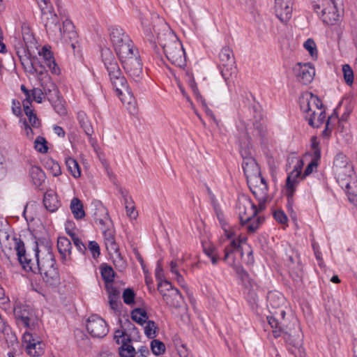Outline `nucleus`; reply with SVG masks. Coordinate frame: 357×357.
I'll list each match as a JSON object with an SVG mask.
<instances>
[{"label":"nucleus","mask_w":357,"mask_h":357,"mask_svg":"<svg viewBox=\"0 0 357 357\" xmlns=\"http://www.w3.org/2000/svg\"><path fill=\"white\" fill-rule=\"evenodd\" d=\"M285 316L286 312L280 310L273 316L267 317L268 324L273 328V335L275 337L282 336L287 344L300 349L303 344V334L299 324L294 319L287 325Z\"/></svg>","instance_id":"7ed1b4c3"},{"label":"nucleus","mask_w":357,"mask_h":357,"mask_svg":"<svg viewBox=\"0 0 357 357\" xmlns=\"http://www.w3.org/2000/svg\"><path fill=\"white\" fill-rule=\"evenodd\" d=\"M252 192L257 197V190H259L263 195H266L268 191V184L264 178L261 175V172L248 183Z\"/></svg>","instance_id":"4be33fe9"},{"label":"nucleus","mask_w":357,"mask_h":357,"mask_svg":"<svg viewBox=\"0 0 357 357\" xmlns=\"http://www.w3.org/2000/svg\"><path fill=\"white\" fill-rule=\"evenodd\" d=\"M121 346L119 348L120 357H135L137 354V351L130 344V337H127L126 341L121 340Z\"/></svg>","instance_id":"2f4dec72"},{"label":"nucleus","mask_w":357,"mask_h":357,"mask_svg":"<svg viewBox=\"0 0 357 357\" xmlns=\"http://www.w3.org/2000/svg\"><path fill=\"white\" fill-rule=\"evenodd\" d=\"M138 17L141 21V24H142L143 29H144V31L146 33V35H151L152 33V31L149 26L147 16L145 14H143L141 12H139Z\"/></svg>","instance_id":"09e8293b"},{"label":"nucleus","mask_w":357,"mask_h":357,"mask_svg":"<svg viewBox=\"0 0 357 357\" xmlns=\"http://www.w3.org/2000/svg\"><path fill=\"white\" fill-rule=\"evenodd\" d=\"M304 47L309 52L312 56L317 55V50L316 48V45L312 39H307L304 43Z\"/></svg>","instance_id":"13d9d810"},{"label":"nucleus","mask_w":357,"mask_h":357,"mask_svg":"<svg viewBox=\"0 0 357 357\" xmlns=\"http://www.w3.org/2000/svg\"><path fill=\"white\" fill-rule=\"evenodd\" d=\"M186 75L187 77H188L189 79V84L192 90V91L194 92V93L195 95H199V91H198V89H197V84L192 77V73H189L188 71L186 72Z\"/></svg>","instance_id":"774afa93"},{"label":"nucleus","mask_w":357,"mask_h":357,"mask_svg":"<svg viewBox=\"0 0 357 357\" xmlns=\"http://www.w3.org/2000/svg\"><path fill=\"white\" fill-rule=\"evenodd\" d=\"M294 75L303 84H310L315 75L314 68L310 63H297L293 68Z\"/></svg>","instance_id":"f3484780"},{"label":"nucleus","mask_w":357,"mask_h":357,"mask_svg":"<svg viewBox=\"0 0 357 357\" xmlns=\"http://www.w3.org/2000/svg\"><path fill=\"white\" fill-rule=\"evenodd\" d=\"M115 273L112 268L109 266H102L101 268V275L103 280L107 284H111L113 282Z\"/></svg>","instance_id":"58836bf2"},{"label":"nucleus","mask_w":357,"mask_h":357,"mask_svg":"<svg viewBox=\"0 0 357 357\" xmlns=\"http://www.w3.org/2000/svg\"><path fill=\"white\" fill-rule=\"evenodd\" d=\"M311 143L312 149L314 151V157L316 158V159H320L321 152L319 149V142H317L316 137H312L311 138Z\"/></svg>","instance_id":"0e129e2a"},{"label":"nucleus","mask_w":357,"mask_h":357,"mask_svg":"<svg viewBox=\"0 0 357 357\" xmlns=\"http://www.w3.org/2000/svg\"><path fill=\"white\" fill-rule=\"evenodd\" d=\"M273 217L275 220L282 224V225H287V216L284 213V212L282 210H276L273 212Z\"/></svg>","instance_id":"864d4df0"},{"label":"nucleus","mask_w":357,"mask_h":357,"mask_svg":"<svg viewBox=\"0 0 357 357\" xmlns=\"http://www.w3.org/2000/svg\"><path fill=\"white\" fill-rule=\"evenodd\" d=\"M0 249L8 257L9 253H7L6 250L9 252L13 250L16 251L20 263H22L26 251L24 242L20 238L10 236L5 228H0Z\"/></svg>","instance_id":"1a4fd4ad"},{"label":"nucleus","mask_w":357,"mask_h":357,"mask_svg":"<svg viewBox=\"0 0 357 357\" xmlns=\"http://www.w3.org/2000/svg\"><path fill=\"white\" fill-rule=\"evenodd\" d=\"M55 112L60 116L66 115L67 112L63 101L60 99H57L52 104Z\"/></svg>","instance_id":"3c124183"},{"label":"nucleus","mask_w":357,"mask_h":357,"mask_svg":"<svg viewBox=\"0 0 357 357\" xmlns=\"http://www.w3.org/2000/svg\"><path fill=\"white\" fill-rule=\"evenodd\" d=\"M122 298L126 305H132L135 304V293L133 289L127 288L124 289Z\"/></svg>","instance_id":"37998d69"},{"label":"nucleus","mask_w":357,"mask_h":357,"mask_svg":"<svg viewBox=\"0 0 357 357\" xmlns=\"http://www.w3.org/2000/svg\"><path fill=\"white\" fill-rule=\"evenodd\" d=\"M109 304L110 308L114 312L119 311L121 307L122 306V303L119 298H109Z\"/></svg>","instance_id":"69168bd1"},{"label":"nucleus","mask_w":357,"mask_h":357,"mask_svg":"<svg viewBox=\"0 0 357 357\" xmlns=\"http://www.w3.org/2000/svg\"><path fill=\"white\" fill-rule=\"evenodd\" d=\"M13 313L18 326L28 328H31L33 326L34 314L29 305H17L14 307Z\"/></svg>","instance_id":"dca6fc26"},{"label":"nucleus","mask_w":357,"mask_h":357,"mask_svg":"<svg viewBox=\"0 0 357 357\" xmlns=\"http://www.w3.org/2000/svg\"><path fill=\"white\" fill-rule=\"evenodd\" d=\"M105 245L109 252L118 253L119 245L115 241L114 235L110 231H105L104 232Z\"/></svg>","instance_id":"4c0bfd02"},{"label":"nucleus","mask_w":357,"mask_h":357,"mask_svg":"<svg viewBox=\"0 0 357 357\" xmlns=\"http://www.w3.org/2000/svg\"><path fill=\"white\" fill-rule=\"evenodd\" d=\"M241 146L240 153L243 158L242 167L248 183L251 179L259 174L260 169L255 159L252 156L249 147L243 148L242 144Z\"/></svg>","instance_id":"ddd939ff"},{"label":"nucleus","mask_w":357,"mask_h":357,"mask_svg":"<svg viewBox=\"0 0 357 357\" xmlns=\"http://www.w3.org/2000/svg\"><path fill=\"white\" fill-rule=\"evenodd\" d=\"M24 342L26 343V353L32 357L40 356L44 353V343L35 340L30 333H24Z\"/></svg>","instance_id":"aec40b11"},{"label":"nucleus","mask_w":357,"mask_h":357,"mask_svg":"<svg viewBox=\"0 0 357 357\" xmlns=\"http://www.w3.org/2000/svg\"><path fill=\"white\" fill-rule=\"evenodd\" d=\"M34 148L40 153H46L48 150L46 139L43 137L38 136L34 142Z\"/></svg>","instance_id":"a18cd8bd"},{"label":"nucleus","mask_w":357,"mask_h":357,"mask_svg":"<svg viewBox=\"0 0 357 357\" xmlns=\"http://www.w3.org/2000/svg\"><path fill=\"white\" fill-rule=\"evenodd\" d=\"M304 162L301 159H297L296 164L294 167V169L289 173L287 178L286 186L289 190V201H292V195L295 192V187L297 184V178L301 176V171L303 167Z\"/></svg>","instance_id":"a211bd4d"},{"label":"nucleus","mask_w":357,"mask_h":357,"mask_svg":"<svg viewBox=\"0 0 357 357\" xmlns=\"http://www.w3.org/2000/svg\"><path fill=\"white\" fill-rule=\"evenodd\" d=\"M144 331L146 337L149 339L154 338L156 336V331L158 329V326L155 321L148 320L144 323Z\"/></svg>","instance_id":"ea45409f"},{"label":"nucleus","mask_w":357,"mask_h":357,"mask_svg":"<svg viewBox=\"0 0 357 357\" xmlns=\"http://www.w3.org/2000/svg\"><path fill=\"white\" fill-rule=\"evenodd\" d=\"M130 53L125 57L119 58V60L128 76L137 82L142 77V63L137 49Z\"/></svg>","instance_id":"9d476101"},{"label":"nucleus","mask_w":357,"mask_h":357,"mask_svg":"<svg viewBox=\"0 0 357 357\" xmlns=\"http://www.w3.org/2000/svg\"><path fill=\"white\" fill-rule=\"evenodd\" d=\"M301 111L305 114V119L313 128L320 127L326 119V112L321 100L312 93H305L299 98Z\"/></svg>","instance_id":"39448f33"},{"label":"nucleus","mask_w":357,"mask_h":357,"mask_svg":"<svg viewBox=\"0 0 357 357\" xmlns=\"http://www.w3.org/2000/svg\"><path fill=\"white\" fill-rule=\"evenodd\" d=\"M38 54L43 56L45 61V64L48 67L52 73L58 74L59 73V68L55 62L52 52L44 46L42 47L41 51H38Z\"/></svg>","instance_id":"b1692460"},{"label":"nucleus","mask_w":357,"mask_h":357,"mask_svg":"<svg viewBox=\"0 0 357 357\" xmlns=\"http://www.w3.org/2000/svg\"><path fill=\"white\" fill-rule=\"evenodd\" d=\"M36 1L41 11V20L47 33L58 31L66 41L68 39L70 41L76 40L77 34L70 20H66L63 22V28H61L59 18L54 13L50 0H36Z\"/></svg>","instance_id":"20e7f679"},{"label":"nucleus","mask_w":357,"mask_h":357,"mask_svg":"<svg viewBox=\"0 0 357 357\" xmlns=\"http://www.w3.org/2000/svg\"><path fill=\"white\" fill-rule=\"evenodd\" d=\"M35 262L36 264L32 261L31 259H29L25 253L20 264L24 270L31 271L33 273L38 272L40 274H41V272H46L55 268V259L50 252H48L41 259H40L38 252H37L35 256Z\"/></svg>","instance_id":"0eeeda50"},{"label":"nucleus","mask_w":357,"mask_h":357,"mask_svg":"<svg viewBox=\"0 0 357 357\" xmlns=\"http://www.w3.org/2000/svg\"><path fill=\"white\" fill-rule=\"evenodd\" d=\"M237 210L242 225L251 220L258 213L256 205L247 196H242L238 199Z\"/></svg>","instance_id":"4468645a"},{"label":"nucleus","mask_w":357,"mask_h":357,"mask_svg":"<svg viewBox=\"0 0 357 357\" xmlns=\"http://www.w3.org/2000/svg\"><path fill=\"white\" fill-rule=\"evenodd\" d=\"M158 31L153 27V31L157 33V38L160 45L167 60L179 68L186 66V57L181 42L170 27L163 21L160 20Z\"/></svg>","instance_id":"f257e3e1"},{"label":"nucleus","mask_w":357,"mask_h":357,"mask_svg":"<svg viewBox=\"0 0 357 357\" xmlns=\"http://www.w3.org/2000/svg\"><path fill=\"white\" fill-rule=\"evenodd\" d=\"M109 38L119 59L136 50L133 42L126 31L119 26H112L109 29Z\"/></svg>","instance_id":"423d86ee"},{"label":"nucleus","mask_w":357,"mask_h":357,"mask_svg":"<svg viewBox=\"0 0 357 357\" xmlns=\"http://www.w3.org/2000/svg\"><path fill=\"white\" fill-rule=\"evenodd\" d=\"M93 219L96 224H99L102 226H105L110 222L107 210L102 206H100L96 208L93 213Z\"/></svg>","instance_id":"473e14b6"},{"label":"nucleus","mask_w":357,"mask_h":357,"mask_svg":"<svg viewBox=\"0 0 357 357\" xmlns=\"http://www.w3.org/2000/svg\"><path fill=\"white\" fill-rule=\"evenodd\" d=\"M268 303L273 309H276L272 313L271 316H273L275 312H279L280 310H284L280 307L284 304V297L278 292H269L267 296Z\"/></svg>","instance_id":"c85d7f7f"},{"label":"nucleus","mask_w":357,"mask_h":357,"mask_svg":"<svg viewBox=\"0 0 357 357\" xmlns=\"http://www.w3.org/2000/svg\"><path fill=\"white\" fill-rule=\"evenodd\" d=\"M32 100H35L38 103L42 102L44 94L43 91L38 88H34L31 90Z\"/></svg>","instance_id":"680f3d73"},{"label":"nucleus","mask_w":357,"mask_h":357,"mask_svg":"<svg viewBox=\"0 0 357 357\" xmlns=\"http://www.w3.org/2000/svg\"><path fill=\"white\" fill-rule=\"evenodd\" d=\"M70 210L76 219H82L85 216L83 204L82 201L77 197H74L71 200Z\"/></svg>","instance_id":"72a5a7b5"},{"label":"nucleus","mask_w":357,"mask_h":357,"mask_svg":"<svg viewBox=\"0 0 357 357\" xmlns=\"http://www.w3.org/2000/svg\"><path fill=\"white\" fill-rule=\"evenodd\" d=\"M88 249L94 259H96L100 255V246L98 243L94 241L89 243Z\"/></svg>","instance_id":"603ef678"},{"label":"nucleus","mask_w":357,"mask_h":357,"mask_svg":"<svg viewBox=\"0 0 357 357\" xmlns=\"http://www.w3.org/2000/svg\"><path fill=\"white\" fill-rule=\"evenodd\" d=\"M342 188H345V191L350 202H357V180L356 176L344 183H339Z\"/></svg>","instance_id":"393cba45"},{"label":"nucleus","mask_w":357,"mask_h":357,"mask_svg":"<svg viewBox=\"0 0 357 357\" xmlns=\"http://www.w3.org/2000/svg\"><path fill=\"white\" fill-rule=\"evenodd\" d=\"M158 289L162 294L165 291L172 290V286L169 282L163 279L158 282Z\"/></svg>","instance_id":"052dcab7"},{"label":"nucleus","mask_w":357,"mask_h":357,"mask_svg":"<svg viewBox=\"0 0 357 357\" xmlns=\"http://www.w3.org/2000/svg\"><path fill=\"white\" fill-rule=\"evenodd\" d=\"M66 165L68 170L75 178H79L81 176L80 167L77 160L71 157L66 158Z\"/></svg>","instance_id":"e433bc0d"},{"label":"nucleus","mask_w":357,"mask_h":357,"mask_svg":"<svg viewBox=\"0 0 357 357\" xmlns=\"http://www.w3.org/2000/svg\"><path fill=\"white\" fill-rule=\"evenodd\" d=\"M275 12L278 18L287 23L291 17L292 0H275Z\"/></svg>","instance_id":"412c9836"},{"label":"nucleus","mask_w":357,"mask_h":357,"mask_svg":"<svg viewBox=\"0 0 357 357\" xmlns=\"http://www.w3.org/2000/svg\"><path fill=\"white\" fill-rule=\"evenodd\" d=\"M151 349L155 355L159 356L165 352V345L162 342L158 340H153L151 342Z\"/></svg>","instance_id":"79ce46f5"},{"label":"nucleus","mask_w":357,"mask_h":357,"mask_svg":"<svg viewBox=\"0 0 357 357\" xmlns=\"http://www.w3.org/2000/svg\"><path fill=\"white\" fill-rule=\"evenodd\" d=\"M22 36L24 46L17 50V54L23 64V56H31L35 53V49H37V43L31 31L30 26L26 23L22 25Z\"/></svg>","instance_id":"f8f14e48"},{"label":"nucleus","mask_w":357,"mask_h":357,"mask_svg":"<svg viewBox=\"0 0 357 357\" xmlns=\"http://www.w3.org/2000/svg\"><path fill=\"white\" fill-rule=\"evenodd\" d=\"M241 241L240 240H232L229 245L225 248V256L223 258L224 261H227L229 259H233L231 262H229V265L231 266L234 264L236 265H240L236 261V259L238 257L242 258L243 257V249L241 246Z\"/></svg>","instance_id":"6ab92c4d"},{"label":"nucleus","mask_w":357,"mask_h":357,"mask_svg":"<svg viewBox=\"0 0 357 357\" xmlns=\"http://www.w3.org/2000/svg\"><path fill=\"white\" fill-rule=\"evenodd\" d=\"M176 352L179 357H192V355L188 350L183 344L176 345Z\"/></svg>","instance_id":"bf43d9fd"},{"label":"nucleus","mask_w":357,"mask_h":357,"mask_svg":"<svg viewBox=\"0 0 357 357\" xmlns=\"http://www.w3.org/2000/svg\"><path fill=\"white\" fill-rule=\"evenodd\" d=\"M71 243L66 237H59L57 241V248L63 261H67L71 253Z\"/></svg>","instance_id":"bb28decb"},{"label":"nucleus","mask_w":357,"mask_h":357,"mask_svg":"<svg viewBox=\"0 0 357 357\" xmlns=\"http://www.w3.org/2000/svg\"><path fill=\"white\" fill-rule=\"evenodd\" d=\"M131 318L137 324L144 326V323L148 321L149 317L145 310L137 307L132 310Z\"/></svg>","instance_id":"c9c22d12"},{"label":"nucleus","mask_w":357,"mask_h":357,"mask_svg":"<svg viewBox=\"0 0 357 357\" xmlns=\"http://www.w3.org/2000/svg\"><path fill=\"white\" fill-rule=\"evenodd\" d=\"M43 282L50 287H56L60 283V275L57 268H53L46 272H41Z\"/></svg>","instance_id":"cd10ccee"},{"label":"nucleus","mask_w":357,"mask_h":357,"mask_svg":"<svg viewBox=\"0 0 357 357\" xmlns=\"http://www.w3.org/2000/svg\"><path fill=\"white\" fill-rule=\"evenodd\" d=\"M318 160L319 159H316V158L314 157V158L312 160V161L306 167L302 178L306 177L307 176L310 175L312 172L313 169L317 167V165H318L317 160Z\"/></svg>","instance_id":"e2e57ef3"},{"label":"nucleus","mask_w":357,"mask_h":357,"mask_svg":"<svg viewBox=\"0 0 357 357\" xmlns=\"http://www.w3.org/2000/svg\"><path fill=\"white\" fill-rule=\"evenodd\" d=\"M68 235L71 237L74 245L76 246L78 251L82 254L85 252L86 250V248L84 245V244L82 243V241L75 235V233L72 231H68L67 232Z\"/></svg>","instance_id":"de8ad7c7"},{"label":"nucleus","mask_w":357,"mask_h":357,"mask_svg":"<svg viewBox=\"0 0 357 357\" xmlns=\"http://www.w3.org/2000/svg\"><path fill=\"white\" fill-rule=\"evenodd\" d=\"M231 267L236 272L238 279L241 282L242 285L245 288L254 283V281L250 278V275L247 271H245L241 265H236L234 264L231 265Z\"/></svg>","instance_id":"7c9ffc66"},{"label":"nucleus","mask_w":357,"mask_h":357,"mask_svg":"<svg viewBox=\"0 0 357 357\" xmlns=\"http://www.w3.org/2000/svg\"><path fill=\"white\" fill-rule=\"evenodd\" d=\"M105 288L108 293V298H120V291L114 286L113 283L107 284Z\"/></svg>","instance_id":"6e6d98bb"},{"label":"nucleus","mask_w":357,"mask_h":357,"mask_svg":"<svg viewBox=\"0 0 357 357\" xmlns=\"http://www.w3.org/2000/svg\"><path fill=\"white\" fill-rule=\"evenodd\" d=\"M322 20L324 23L328 24H333L339 19V13L337 7L333 1L321 13Z\"/></svg>","instance_id":"a878e982"},{"label":"nucleus","mask_w":357,"mask_h":357,"mask_svg":"<svg viewBox=\"0 0 357 357\" xmlns=\"http://www.w3.org/2000/svg\"><path fill=\"white\" fill-rule=\"evenodd\" d=\"M333 172L338 183L344 184L355 176L354 167L346 155L338 153L333 161Z\"/></svg>","instance_id":"6e6552de"},{"label":"nucleus","mask_w":357,"mask_h":357,"mask_svg":"<svg viewBox=\"0 0 357 357\" xmlns=\"http://www.w3.org/2000/svg\"><path fill=\"white\" fill-rule=\"evenodd\" d=\"M333 1V0H318V2L313 5L314 10L319 15L322 13L323 11H326V8Z\"/></svg>","instance_id":"49530a36"},{"label":"nucleus","mask_w":357,"mask_h":357,"mask_svg":"<svg viewBox=\"0 0 357 357\" xmlns=\"http://www.w3.org/2000/svg\"><path fill=\"white\" fill-rule=\"evenodd\" d=\"M43 204L45 208L53 213L55 212L60 206V202L54 191L50 190L44 194Z\"/></svg>","instance_id":"5701e85b"},{"label":"nucleus","mask_w":357,"mask_h":357,"mask_svg":"<svg viewBox=\"0 0 357 357\" xmlns=\"http://www.w3.org/2000/svg\"><path fill=\"white\" fill-rule=\"evenodd\" d=\"M86 329L93 337L97 338L105 337L109 331L106 321L96 314H93L89 317Z\"/></svg>","instance_id":"2eb2a0df"},{"label":"nucleus","mask_w":357,"mask_h":357,"mask_svg":"<svg viewBox=\"0 0 357 357\" xmlns=\"http://www.w3.org/2000/svg\"><path fill=\"white\" fill-rule=\"evenodd\" d=\"M29 175L33 183L39 188L45 182L46 176L42 169L38 166H31L29 169Z\"/></svg>","instance_id":"c756f323"},{"label":"nucleus","mask_w":357,"mask_h":357,"mask_svg":"<svg viewBox=\"0 0 357 357\" xmlns=\"http://www.w3.org/2000/svg\"><path fill=\"white\" fill-rule=\"evenodd\" d=\"M342 73L345 82L348 85H351L354 82V72L349 64L342 66Z\"/></svg>","instance_id":"c03bdc74"},{"label":"nucleus","mask_w":357,"mask_h":357,"mask_svg":"<svg viewBox=\"0 0 357 357\" xmlns=\"http://www.w3.org/2000/svg\"><path fill=\"white\" fill-rule=\"evenodd\" d=\"M77 120L86 135L91 136L93 133V129L86 116V114L84 112H79L77 113Z\"/></svg>","instance_id":"f704fd0d"},{"label":"nucleus","mask_w":357,"mask_h":357,"mask_svg":"<svg viewBox=\"0 0 357 357\" xmlns=\"http://www.w3.org/2000/svg\"><path fill=\"white\" fill-rule=\"evenodd\" d=\"M220 68L222 77L228 80L236 73V62L233 50L229 46H225L219 53Z\"/></svg>","instance_id":"9b49d317"},{"label":"nucleus","mask_w":357,"mask_h":357,"mask_svg":"<svg viewBox=\"0 0 357 357\" xmlns=\"http://www.w3.org/2000/svg\"><path fill=\"white\" fill-rule=\"evenodd\" d=\"M127 337H130L128 335H127V334L125 332L120 331V330H117L115 333L114 338L118 344H120V343H121V340L126 341Z\"/></svg>","instance_id":"338daca9"},{"label":"nucleus","mask_w":357,"mask_h":357,"mask_svg":"<svg viewBox=\"0 0 357 357\" xmlns=\"http://www.w3.org/2000/svg\"><path fill=\"white\" fill-rule=\"evenodd\" d=\"M260 225V219L258 218L257 219L253 218L250 220L248 222H245L244 225H246V229L249 233H254L259 228Z\"/></svg>","instance_id":"5fc2aeb1"},{"label":"nucleus","mask_w":357,"mask_h":357,"mask_svg":"<svg viewBox=\"0 0 357 357\" xmlns=\"http://www.w3.org/2000/svg\"><path fill=\"white\" fill-rule=\"evenodd\" d=\"M257 289L258 286L255 282L245 288V291H247L246 294L248 300L251 303H256L258 300V296L257 294Z\"/></svg>","instance_id":"a19ab883"},{"label":"nucleus","mask_w":357,"mask_h":357,"mask_svg":"<svg viewBox=\"0 0 357 357\" xmlns=\"http://www.w3.org/2000/svg\"><path fill=\"white\" fill-rule=\"evenodd\" d=\"M254 126V132L255 135L257 137L262 138L265 136L266 133V130L265 126L261 122L256 121L253 124Z\"/></svg>","instance_id":"8fccbe9b"},{"label":"nucleus","mask_w":357,"mask_h":357,"mask_svg":"<svg viewBox=\"0 0 357 357\" xmlns=\"http://www.w3.org/2000/svg\"><path fill=\"white\" fill-rule=\"evenodd\" d=\"M101 59L108 73L110 83L115 90L116 95L121 96L127 93L130 98V100L128 102L129 105L128 109L130 113L135 112L136 107L134 98L130 93L127 86V80L112 51L108 47L102 48L101 50Z\"/></svg>","instance_id":"f03ea898"},{"label":"nucleus","mask_w":357,"mask_h":357,"mask_svg":"<svg viewBox=\"0 0 357 357\" xmlns=\"http://www.w3.org/2000/svg\"><path fill=\"white\" fill-rule=\"evenodd\" d=\"M163 300L165 301L167 305L172 307H177L178 305V300L174 297V295L169 293L162 294Z\"/></svg>","instance_id":"4d7b16f0"}]
</instances>
